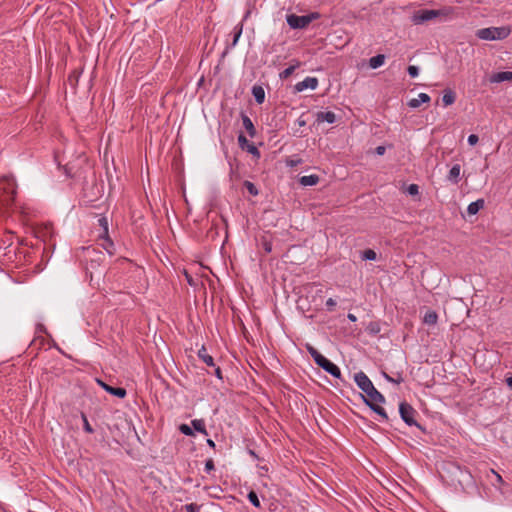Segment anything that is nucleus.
<instances>
[{"label": "nucleus", "mask_w": 512, "mask_h": 512, "mask_svg": "<svg viewBox=\"0 0 512 512\" xmlns=\"http://www.w3.org/2000/svg\"><path fill=\"white\" fill-rule=\"evenodd\" d=\"M485 205L484 199H477L474 202H471L467 207V212L469 215L477 214Z\"/></svg>", "instance_id": "22"}, {"label": "nucleus", "mask_w": 512, "mask_h": 512, "mask_svg": "<svg viewBox=\"0 0 512 512\" xmlns=\"http://www.w3.org/2000/svg\"><path fill=\"white\" fill-rule=\"evenodd\" d=\"M407 192L411 196H417L419 194V186L417 184H410L407 188Z\"/></svg>", "instance_id": "41"}, {"label": "nucleus", "mask_w": 512, "mask_h": 512, "mask_svg": "<svg viewBox=\"0 0 512 512\" xmlns=\"http://www.w3.org/2000/svg\"><path fill=\"white\" fill-rule=\"evenodd\" d=\"M242 34V24H239L237 26L234 27V30H233V40H232V43L229 47H227L226 50H228L229 48H232L234 46H236V44L238 43V40L240 38ZM227 53V51H225L223 53V55H225Z\"/></svg>", "instance_id": "29"}, {"label": "nucleus", "mask_w": 512, "mask_h": 512, "mask_svg": "<svg viewBox=\"0 0 512 512\" xmlns=\"http://www.w3.org/2000/svg\"><path fill=\"white\" fill-rule=\"evenodd\" d=\"M265 250H266L267 252H270V251H271V247H270V245L265 244Z\"/></svg>", "instance_id": "56"}, {"label": "nucleus", "mask_w": 512, "mask_h": 512, "mask_svg": "<svg viewBox=\"0 0 512 512\" xmlns=\"http://www.w3.org/2000/svg\"><path fill=\"white\" fill-rule=\"evenodd\" d=\"M293 64H291L289 67L284 69L282 72H280L279 77L280 79L284 80L290 77L294 71L301 66V62L299 60H292Z\"/></svg>", "instance_id": "18"}, {"label": "nucleus", "mask_w": 512, "mask_h": 512, "mask_svg": "<svg viewBox=\"0 0 512 512\" xmlns=\"http://www.w3.org/2000/svg\"><path fill=\"white\" fill-rule=\"evenodd\" d=\"M441 15L440 10H434V9H421L416 11L413 14L412 21L414 24H423L425 22H428L430 20H433Z\"/></svg>", "instance_id": "7"}, {"label": "nucleus", "mask_w": 512, "mask_h": 512, "mask_svg": "<svg viewBox=\"0 0 512 512\" xmlns=\"http://www.w3.org/2000/svg\"><path fill=\"white\" fill-rule=\"evenodd\" d=\"M81 418H82V421H83V429L85 432L89 433V434H92L94 432V429L92 428V426L90 425L88 419H87V416L85 413H81Z\"/></svg>", "instance_id": "37"}, {"label": "nucleus", "mask_w": 512, "mask_h": 512, "mask_svg": "<svg viewBox=\"0 0 512 512\" xmlns=\"http://www.w3.org/2000/svg\"><path fill=\"white\" fill-rule=\"evenodd\" d=\"M509 27H488L477 30L476 36L482 40H503L510 34Z\"/></svg>", "instance_id": "2"}, {"label": "nucleus", "mask_w": 512, "mask_h": 512, "mask_svg": "<svg viewBox=\"0 0 512 512\" xmlns=\"http://www.w3.org/2000/svg\"><path fill=\"white\" fill-rule=\"evenodd\" d=\"M438 321V314L434 310H427L423 322L427 325H435Z\"/></svg>", "instance_id": "27"}, {"label": "nucleus", "mask_w": 512, "mask_h": 512, "mask_svg": "<svg viewBox=\"0 0 512 512\" xmlns=\"http://www.w3.org/2000/svg\"><path fill=\"white\" fill-rule=\"evenodd\" d=\"M407 72H408L410 77L415 78L419 74V68L417 66L410 65L407 68Z\"/></svg>", "instance_id": "42"}, {"label": "nucleus", "mask_w": 512, "mask_h": 512, "mask_svg": "<svg viewBox=\"0 0 512 512\" xmlns=\"http://www.w3.org/2000/svg\"><path fill=\"white\" fill-rule=\"evenodd\" d=\"M215 469L214 461L213 459H208L205 462V471L207 473H211Z\"/></svg>", "instance_id": "43"}, {"label": "nucleus", "mask_w": 512, "mask_h": 512, "mask_svg": "<svg viewBox=\"0 0 512 512\" xmlns=\"http://www.w3.org/2000/svg\"><path fill=\"white\" fill-rule=\"evenodd\" d=\"M377 258V254L374 250L372 249H366L363 251L362 253V259L363 260H370V261H373V260H376Z\"/></svg>", "instance_id": "35"}, {"label": "nucleus", "mask_w": 512, "mask_h": 512, "mask_svg": "<svg viewBox=\"0 0 512 512\" xmlns=\"http://www.w3.org/2000/svg\"><path fill=\"white\" fill-rule=\"evenodd\" d=\"M347 318H348V320H349V321H351V322H356V321H357V317H356L354 314H352V313H349V314L347 315Z\"/></svg>", "instance_id": "52"}, {"label": "nucleus", "mask_w": 512, "mask_h": 512, "mask_svg": "<svg viewBox=\"0 0 512 512\" xmlns=\"http://www.w3.org/2000/svg\"><path fill=\"white\" fill-rule=\"evenodd\" d=\"M198 357L207 365L214 367V359L211 355L208 354L207 349L205 346H202L198 351Z\"/></svg>", "instance_id": "21"}, {"label": "nucleus", "mask_w": 512, "mask_h": 512, "mask_svg": "<svg viewBox=\"0 0 512 512\" xmlns=\"http://www.w3.org/2000/svg\"><path fill=\"white\" fill-rule=\"evenodd\" d=\"M430 102V96L426 93H420L418 95V98H413L408 101L407 105L410 108H418L422 103H429Z\"/></svg>", "instance_id": "17"}, {"label": "nucleus", "mask_w": 512, "mask_h": 512, "mask_svg": "<svg viewBox=\"0 0 512 512\" xmlns=\"http://www.w3.org/2000/svg\"><path fill=\"white\" fill-rule=\"evenodd\" d=\"M83 191L84 196L88 201L93 202L102 196L103 184H98L95 180V176L93 175L91 183L85 179L83 183Z\"/></svg>", "instance_id": "5"}, {"label": "nucleus", "mask_w": 512, "mask_h": 512, "mask_svg": "<svg viewBox=\"0 0 512 512\" xmlns=\"http://www.w3.org/2000/svg\"><path fill=\"white\" fill-rule=\"evenodd\" d=\"M314 362L331 376L337 379L341 378V371L339 367L322 354Z\"/></svg>", "instance_id": "6"}, {"label": "nucleus", "mask_w": 512, "mask_h": 512, "mask_svg": "<svg viewBox=\"0 0 512 512\" xmlns=\"http://www.w3.org/2000/svg\"><path fill=\"white\" fill-rule=\"evenodd\" d=\"M243 186L247 189L250 195L257 196L259 194V190L257 189L254 183L245 180Z\"/></svg>", "instance_id": "34"}, {"label": "nucleus", "mask_w": 512, "mask_h": 512, "mask_svg": "<svg viewBox=\"0 0 512 512\" xmlns=\"http://www.w3.org/2000/svg\"><path fill=\"white\" fill-rule=\"evenodd\" d=\"M182 509L186 510L187 512H199L201 509V505H198L196 503H190L184 505Z\"/></svg>", "instance_id": "40"}, {"label": "nucleus", "mask_w": 512, "mask_h": 512, "mask_svg": "<svg viewBox=\"0 0 512 512\" xmlns=\"http://www.w3.org/2000/svg\"><path fill=\"white\" fill-rule=\"evenodd\" d=\"M507 386L512 390V375L507 377L505 380Z\"/></svg>", "instance_id": "53"}, {"label": "nucleus", "mask_w": 512, "mask_h": 512, "mask_svg": "<svg viewBox=\"0 0 512 512\" xmlns=\"http://www.w3.org/2000/svg\"><path fill=\"white\" fill-rule=\"evenodd\" d=\"M286 21L291 29H304L309 25L305 15L289 14Z\"/></svg>", "instance_id": "8"}, {"label": "nucleus", "mask_w": 512, "mask_h": 512, "mask_svg": "<svg viewBox=\"0 0 512 512\" xmlns=\"http://www.w3.org/2000/svg\"><path fill=\"white\" fill-rule=\"evenodd\" d=\"M383 377L388 382L395 383V384H400V383H402L404 381V378L402 377V375L400 373H398L397 377L394 378V377L389 376L386 372H383Z\"/></svg>", "instance_id": "36"}, {"label": "nucleus", "mask_w": 512, "mask_h": 512, "mask_svg": "<svg viewBox=\"0 0 512 512\" xmlns=\"http://www.w3.org/2000/svg\"><path fill=\"white\" fill-rule=\"evenodd\" d=\"M83 252L84 261L86 262L87 265H90L91 269L99 267L101 263L104 261V253L95 247L90 246L83 248Z\"/></svg>", "instance_id": "4"}, {"label": "nucleus", "mask_w": 512, "mask_h": 512, "mask_svg": "<svg viewBox=\"0 0 512 512\" xmlns=\"http://www.w3.org/2000/svg\"><path fill=\"white\" fill-rule=\"evenodd\" d=\"M243 127L247 131L248 135L253 138L256 136V128L252 120L244 113L241 114Z\"/></svg>", "instance_id": "16"}, {"label": "nucleus", "mask_w": 512, "mask_h": 512, "mask_svg": "<svg viewBox=\"0 0 512 512\" xmlns=\"http://www.w3.org/2000/svg\"><path fill=\"white\" fill-rule=\"evenodd\" d=\"M285 163L288 167L294 168L302 163V159L300 157H298L297 155H294L292 157H288L285 160Z\"/></svg>", "instance_id": "33"}, {"label": "nucleus", "mask_w": 512, "mask_h": 512, "mask_svg": "<svg viewBox=\"0 0 512 512\" xmlns=\"http://www.w3.org/2000/svg\"><path fill=\"white\" fill-rule=\"evenodd\" d=\"M247 498L249 502L256 508H260L261 504L258 498L257 493L254 490L249 491Z\"/></svg>", "instance_id": "32"}, {"label": "nucleus", "mask_w": 512, "mask_h": 512, "mask_svg": "<svg viewBox=\"0 0 512 512\" xmlns=\"http://www.w3.org/2000/svg\"><path fill=\"white\" fill-rule=\"evenodd\" d=\"M354 381L357 386L366 394H360L363 402L377 415H379L384 421H388L389 417L385 409L379 404L386 402L385 397L381 394L373 385L372 381L368 376L360 371L354 375Z\"/></svg>", "instance_id": "1"}, {"label": "nucleus", "mask_w": 512, "mask_h": 512, "mask_svg": "<svg viewBox=\"0 0 512 512\" xmlns=\"http://www.w3.org/2000/svg\"><path fill=\"white\" fill-rule=\"evenodd\" d=\"M185 277L189 285L194 286V280L191 275H189L187 272H185Z\"/></svg>", "instance_id": "51"}, {"label": "nucleus", "mask_w": 512, "mask_h": 512, "mask_svg": "<svg viewBox=\"0 0 512 512\" xmlns=\"http://www.w3.org/2000/svg\"><path fill=\"white\" fill-rule=\"evenodd\" d=\"M455 100L456 93L452 89L447 88L443 91L442 102L444 106L452 105L455 102Z\"/></svg>", "instance_id": "23"}, {"label": "nucleus", "mask_w": 512, "mask_h": 512, "mask_svg": "<svg viewBox=\"0 0 512 512\" xmlns=\"http://www.w3.org/2000/svg\"><path fill=\"white\" fill-rule=\"evenodd\" d=\"M98 224L101 227V232L98 236L109 234V228H108V220L105 216H102L98 219Z\"/></svg>", "instance_id": "31"}, {"label": "nucleus", "mask_w": 512, "mask_h": 512, "mask_svg": "<svg viewBox=\"0 0 512 512\" xmlns=\"http://www.w3.org/2000/svg\"><path fill=\"white\" fill-rule=\"evenodd\" d=\"M306 350L314 361L321 355V353L310 344H306Z\"/></svg>", "instance_id": "39"}, {"label": "nucleus", "mask_w": 512, "mask_h": 512, "mask_svg": "<svg viewBox=\"0 0 512 512\" xmlns=\"http://www.w3.org/2000/svg\"><path fill=\"white\" fill-rule=\"evenodd\" d=\"M318 86V79L316 77H306L303 81L298 82L294 89L296 92H302L307 88L312 90L316 89Z\"/></svg>", "instance_id": "11"}, {"label": "nucleus", "mask_w": 512, "mask_h": 512, "mask_svg": "<svg viewBox=\"0 0 512 512\" xmlns=\"http://www.w3.org/2000/svg\"><path fill=\"white\" fill-rule=\"evenodd\" d=\"M335 121H336V115L332 111H326V112L320 111V112H317V114H316V122L318 124H320L322 122H327L329 124H332Z\"/></svg>", "instance_id": "14"}, {"label": "nucleus", "mask_w": 512, "mask_h": 512, "mask_svg": "<svg viewBox=\"0 0 512 512\" xmlns=\"http://www.w3.org/2000/svg\"><path fill=\"white\" fill-rule=\"evenodd\" d=\"M305 16L308 19V23L310 24L312 21L319 19L321 15L318 12H311Z\"/></svg>", "instance_id": "45"}, {"label": "nucleus", "mask_w": 512, "mask_h": 512, "mask_svg": "<svg viewBox=\"0 0 512 512\" xmlns=\"http://www.w3.org/2000/svg\"><path fill=\"white\" fill-rule=\"evenodd\" d=\"M385 62V55L377 54L369 59V66L372 69H377L382 66Z\"/></svg>", "instance_id": "26"}, {"label": "nucleus", "mask_w": 512, "mask_h": 512, "mask_svg": "<svg viewBox=\"0 0 512 512\" xmlns=\"http://www.w3.org/2000/svg\"><path fill=\"white\" fill-rule=\"evenodd\" d=\"M510 80H512V72H510V71H502V72L494 73L489 79V81L491 83H500V82L510 81Z\"/></svg>", "instance_id": "15"}, {"label": "nucleus", "mask_w": 512, "mask_h": 512, "mask_svg": "<svg viewBox=\"0 0 512 512\" xmlns=\"http://www.w3.org/2000/svg\"><path fill=\"white\" fill-rule=\"evenodd\" d=\"M207 445L211 447L212 449H215L216 444L212 439H207Z\"/></svg>", "instance_id": "54"}, {"label": "nucleus", "mask_w": 512, "mask_h": 512, "mask_svg": "<svg viewBox=\"0 0 512 512\" xmlns=\"http://www.w3.org/2000/svg\"><path fill=\"white\" fill-rule=\"evenodd\" d=\"M336 306V301L333 298H329L326 301V307L328 311H333Z\"/></svg>", "instance_id": "47"}, {"label": "nucleus", "mask_w": 512, "mask_h": 512, "mask_svg": "<svg viewBox=\"0 0 512 512\" xmlns=\"http://www.w3.org/2000/svg\"><path fill=\"white\" fill-rule=\"evenodd\" d=\"M100 243V245L103 247V249L106 250V252L109 254V256H113L116 252L114 242L110 238L109 234L98 236L97 239Z\"/></svg>", "instance_id": "12"}, {"label": "nucleus", "mask_w": 512, "mask_h": 512, "mask_svg": "<svg viewBox=\"0 0 512 512\" xmlns=\"http://www.w3.org/2000/svg\"><path fill=\"white\" fill-rule=\"evenodd\" d=\"M179 430L182 434L186 435V436H194V430L192 429V427H190L189 425L187 424H181L179 426Z\"/></svg>", "instance_id": "38"}, {"label": "nucleus", "mask_w": 512, "mask_h": 512, "mask_svg": "<svg viewBox=\"0 0 512 512\" xmlns=\"http://www.w3.org/2000/svg\"><path fill=\"white\" fill-rule=\"evenodd\" d=\"M214 375H215L218 379H220V380H222V379H223L222 370H221V368H220V367H216V368H215V370H214Z\"/></svg>", "instance_id": "49"}, {"label": "nucleus", "mask_w": 512, "mask_h": 512, "mask_svg": "<svg viewBox=\"0 0 512 512\" xmlns=\"http://www.w3.org/2000/svg\"><path fill=\"white\" fill-rule=\"evenodd\" d=\"M491 472H492V474L494 475V477L496 479V482L493 483L494 486L504 484V480H503L502 476L499 473H497L493 469L491 470Z\"/></svg>", "instance_id": "44"}, {"label": "nucleus", "mask_w": 512, "mask_h": 512, "mask_svg": "<svg viewBox=\"0 0 512 512\" xmlns=\"http://www.w3.org/2000/svg\"><path fill=\"white\" fill-rule=\"evenodd\" d=\"M319 176L316 175V174H311V175H308V176H302L300 177L299 179V183L302 185V186H314L316 184H318L319 182Z\"/></svg>", "instance_id": "24"}, {"label": "nucleus", "mask_w": 512, "mask_h": 512, "mask_svg": "<svg viewBox=\"0 0 512 512\" xmlns=\"http://www.w3.org/2000/svg\"><path fill=\"white\" fill-rule=\"evenodd\" d=\"M467 141H468L469 145L474 146V145H476L478 143L479 137L476 134H470L468 136Z\"/></svg>", "instance_id": "46"}, {"label": "nucleus", "mask_w": 512, "mask_h": 512, "mask_svg": "<svg viewBox=\"0 0 512 512\" xmlns=\"http://www.w3.org/2000/svg\"><path fill=\"white\" fill-rule=\"evenodd\" d=\"M97 383L109 394L118 398H124L127 395V391L123 387H113L105 383L104 381L97 379Z\"/></svg>", "instance_id": "9"}, {"label": "nucleus", "mask_w": 512, "mask_h": 512, "mask_svg": "<svg viewBox=\"0 0 512 512\" xmlns=\"http://www.w3.org/2000/svg\"><path fill=\"white\" fill-rule=\"evenodd\" d=\"M238 144L242 149H246L250 154L257 157L260 156L259 149L253 143H250L243 133H240L238 136Z\"/></svg>", "instance_id": "10"}, {"label": "nucleus", "mask_w": 512, "mask_h": 512, "mask_svg": "<svg viewBox=\"0 0 512 512\" xmlns=\"http://www.w3.org/2000/svg\"><path fill=\"white\" fill-rule=\"evenodd\" d=\"M460 170L461 166L459 164L453 165L447 175V180L457 184L460 181Z\"/></svg>", "instance_id": "20"}, {"label": "nucleus", "mask_w": 512, "mask_h": 512, "mask_svg": "<svg viewBox=\"0 0 512 512\" xmlns=\"http://www.w3.org/2000/svg\"><path fill=\"white\" fill-rule=\"evenodd\" d=\"M6 183L0 182V207H6L13 201V191L7 192Z\"/></svg>", "instance_id": "13"}, {"label": "nucleus", "mask_w": 512, "mask_h": 512, "mask_svg": "<svg viewBox=\"0 0 512 512\" xmlns=\"http://www.w3.org/2000/svg\"><path fill=\"white\" fill-rule=\"evenodd\" d=\"M399 414L401 419L408 426H416L422 432H426L425 428L416 421L415 416L417 415V411L411 404L407 403L406 401L401 402L399 404Z\"/></svg>", "instance_id": "3"}, {"label": "nucleus", "mask_w": 512, "mask_h": 512, "mask_svg": "<svg viewBox=\"0 0 512 512\" xmlns=\"http://www.w3.org/2000/svg\"><path fill=\"white\" fill-rule=\"evenodd\" d=\"M251 92L257 104L264 103L265 91L261 85H254Z\"/></svg>", "instance_id": "19"}, {"label": "nucleus", "mask_w": 512, "mask_h": 512, "mask_svg": "<svg viewBox=\"0 0 512 512\" xmlns=\"http://www.w3.org/2000/svg\"><path fill=\"white\" fill-rule=\"evenodd\" d=\"M191 425H192V429L194 431H197L203 435H208V432H207V429H206V425H205V421L203 419H194L191 421Z\"/></svg>", "instance_id": "25"}, {"label": "nucleus", "mask_w": 512, "mask_h": 512, "mask_svg": "<svg viewBox=\"0 0 512 512\" xmlns=\"http://www.w3.org/2000/svg\"><path fill=\"white\" fill-rule=\"evenodd\" d=\"M63 170L67 177H70V178H81L82 177V172L80 170L73 171V167L70 164L65 165Z\"/></svg>", "instance_id": "30"}, {"label": "nucleus", "mask_w": 512, "mask_h": 512, "mask_svg": "<svg viewBox=\"0 0 512 512\" xmlns=\"http://www.w3.org/2000/svg\"><path fill=\"white\" fill-rule=\"evenodd\" d=\"M366 331L372 336H376L381 332V324L379 321H371L366 326Z\"/></svg>", "instance_id": "28"}, {"label": "nucleus", "mask_w": 512, "mask_h": 512, "mask_svg": "<svg viewBox=\"0 0 512 512\" xmlns=\"http://www.w3.org/2000/svg\"><path fill=\"white\" fill-rule=\"evenodd\" d=\"M249 454H250L253 458H255V459H257V460L259 459V456L255 453V451H254V450H251V449H250V450H249Z\"/></svg>", "instance_id": "55"}, {"label": "nucleus", "mask_w": 512, "mask_h": 512, "mask_svg": "<svg viewBox=\"0 0 512 512\" xmlns=\"http://www.w3.org/2000/svg\"><path fill=\"white\" fill-rule=\"evenodd\" d=\"M385 151H386L385 146H378V147H376V149H375V153H376L377 155H379V156L384 155V154H385Z\"/></svg>", "instance_id": "48"}, {"label": "nucleus", "mask_w": 512, "mask_h": 512, "mask_svg": "<svg viewBox=\"0 0 512 512\" xmlns=\"http://www.w3.org/2000/svg\"><path fill=\"white\" fill-rule=\"evenodd\" d=\"M304 114H302L298 119H297V124L300 126V127H304L306 126L307 122L306 120L303 118Z\"/></svg>", "instance_id": "50"}]
</instances>
